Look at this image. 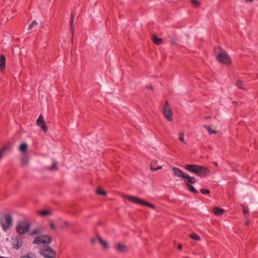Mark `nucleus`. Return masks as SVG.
<instances>
[{
    "mask_svg": "<svg viewBox=\"0 0 258 258\" xmlns=\"http://www.w3.org/2000/svg\"><path fill=\"white\" fill-rule=\"evenodd\" d=\"M184 167L188 171L200 177L204 176L209 173V170L207 167L196 164H187Z\"/></svg>",
    "mask_w": 258,
    "mask_h": 258,
    "instance_id": "1",
    "label": "nucleus"
},
{
    "mask_svg": "<svg viewBox=\"0 0 258 258\" xmlns=\"http://www.w3.org/2000/svg\"><path fill=\"white\" fill-rule=\"evenodd\" d=\"M215 54L217 59L220 62L226 64L231 63V59L227 52L221 48H218L215 50Z\"/></svg>",
    "mask_w": 258,
    "mask_h": 258,
    "instance_id": "2",
    "label": "nucleus"
},
{
    "mask_svg": "<svg viewBox=\"0 0 258 258\" xmlns=\"http://www.w3.org/2000/svg\"><path fill=\"white\" fill-rule=\"evenodd\" d=\"M172 171L175 176L184 179L185 182H188L191 184H194L196 182V178L194 177L189 176L188 174L183 172L176 167H173Z\"/></svg>",
    "mask_w": 258,
    "mask_h": 258,
    "instance_id": "3",
    "label": "nucleus"
},
{
    "mask_svg": "<svg viewBox=\"0 0 258 258\" xmlns=\"http://www.w3.org/2000/svg\"><path fill=\"white\" fill-rule=\"evenodd\" d=\"M30 227V224L28 221L23 220L19 222L17 224L16 226V230L18 234L23 235L28 232Z\"/></svg>",
    "mask_w": 258,
    "mask_h": 258,
    "instance_id": "4",
    "label": "nucleus"
},
{
    "mask_svg": "<svg viewBox=\"0 0 258 258\" xmlns=\"http://www.w3.org/2000/svg\"><path fill=\"white\" fill-rule=\"evenodd\" d=\"M0 224L5 231H7L12 226L13 220L11 215L6 214L0 217Z\"/></svg>",
    "mask_w": 258,
    "mask_h": 258,
    "instance_id": "5",
    "label": "nucleus"
},
{
    "mask_svg": "<svg viewBox=\"0 0 258 258\" xmlns=\"http://www.w3.org/2000/svg\"><path fill=\"white\" fill-rule=\"evenodd\" d=\"M124 198H126L127 199H128V200H130V201L134 203H136V204H143V205H145L149 207H150L151 208H155V206L152 204H150L145 201H144L143 200H142L141 199H140V198H137V197H133V196H130V195H123V196Z\"/></svg>",
    "mask_w": 258,
    "mask_h": 258,
    "instance_id": "6",
    "label": "nucleus"
},
{
    "mask_svg": "<svg viewBox=\"0 0 258 258\" xmlns=\"http://www.w3.org/2000/svg\"><path fill=\"white\" fill-rule=\"evenodd\" d=\"M40 253L47 258H54L56 255L55 251L50 247L47 246L40 250Z\"/></svg>",
    "mask_w": 258,
    "mask_h": 258,
    "instance_id": "7",
    "label": "nucleus"
},
{
    "mask_svg": "<svg viewBox=\"0 0 258 258\" xmlns=\"http://www.w3.org/2000/svg\"><path fill=\"white\" fill-rule=\"evenodd\" d=\"M163 114L165 118L169 121L172 120V112L171 109L169 107L168 102L166 101L165 103V105L163 108Z\"/></svg>",
    "mask_w": 258,
    "mask_h": 258,
    "instance_id": "8",
    "label": "nucleus"
},
{
    "mask_svg": "<svg viewBox=\"0 0 258 258\" xmlns=\"http://www.w3.org/2000/svg\"><path fill=\"white\" fill-rule=\"evenodd\" d=\"M115 247L116 250L120 252H126L128 250V247L121 242H117Z\"/></svg>",
    "mask_w": 258,
    "mask_h": 258,
    "instance_id": "9",
    "label": "nucleus"
},
{
    "mask_svg": "<svg viewBox=\"0 0 258 258\" xmlns=\"http://www.w3.org/2000/svg\"><path fill=\"white\" fill-rule=\"evenodd\" d=\"M37 124L40 126L44 132H46L47 131V127L43 121V116L40 115L37 120Z\"/></svg>",
    "mask_w": 258,
    "mask_h": 258,
    "instance_id": "10",
    "label": "nucleus"
},
{
    "mask_svg": "<svg viewBox=\"0 0 258 258\" xmlns=\"http://www.w3.org/2000/svg\"><path fill=\"white\" fill-rule=\"evenodd\" d=\"M23 244V238L21 237H17L14 240L13 242V245L14 247L18 249H19Z\"/></svg>",
    "mask_w": 258,
    "mask_h": 258,
    "instance_id": "11",
    "label": "nucleus"
},
{
    "mask_svg": "<svg viewBox=\"0 0 258 258\" xmlns=\"http://www.w3.org/2000/svg\"><path fill=\"white\" fill-rule=\"evenodd\" d=\"M97 238L104 249H106L108 248L109 243L107 241L102 239L99 235H97Z\"/></svg>",
    "mask_w": 258,
    "mask_h": 258,
    "instance_id": "12",
    "label": "nucleus"
},
{
    "mask_svg": "<svg viewBox=\"0 0 258 258\" xmlns=\"http://www.w3.org/2000/svg\"><path fill=\"white\" fill-rule=\"evenodd\" d=\"M43 232V229L42 227H38L33 229L30 232V235L33 236L35 235H38L42 233Z\"/></svg>",
    "mask_w": 258,
    "mask_h": 258,
    "instance_id": "13",
    "label": "nucleus"
},
{
    "mask_svg": "<svg viewBox=\"0 0 258 258\" xmlns=\"http://www.w3.org/2000/svg\"><path fill=\"white\" fill-rule=\"evenodd\" d=\"M28 149V144L26 143H22L20 145V146L19 147V150L23 153L24 155H25V154L27 152Z\"/></svg>",
    "mask_w": 258,
    "mask_h": 258,
    "instance_id": "14",
    "label": "nucleus"
},
{
    "mask_svg": "<svg viewBox=\"0 0 258 258\" xmlns=\"http://www.w3.org/2000/svg\"><path fill=\"white\" fill-rule=\"evenodd\" d=\"M37 213L38 214L40 215L43 216L50 215L52 213V211L49 209H45V210L39 211Z\"/></svg>",
    "mask_w": 258,
    "mask_h": 258,
    "instance_id": "15",
    "label": "nucleus"
},
{
    "mask_svg": "<svg viewBox=\"0 0 258 258\" xmlns=\"http://www.w3.org/2000/svg\"><path fill=\"white\" fill-rule=\"evenodd\" d=\"M6 58L4 55H0V68L3 71L5 69Z\"/></svg>",
    "mask_w": 258,
    "mask_h": 258,
    "instance_id": "16",
    "label": "nucleus"
},
{
    "mask_svg": "<svg viewBox=\"0 0 258 258\" xmlns=\"http://www.w3.org/2000/svg\"><path fill=\"white\" fill-rule=\"evenodd\" d=\"M41 237L42 238L43 243L47 244V243H49L51 242L52 238L50 236L46 235H42Z\"/></svg>",
    "mask_w": 258,
    "mask_h": 258,
    "instance_id": "17",
    "label": "nucleus"
},
{
    "mask_svg": "<svg viewBox=\"0 0 258 258\" xmlns=\"http://www.w3.org/2000/svg\"><path fill=\"white\" fill-rule=\"evenodd\" d=\"M153 41L157 45H160L162 43L163 40L161 38H158L155 35L152 36Z\"/></svg>",
    "mask_w": 258,
    "mask_h": 258,
    "instance_id": "18",
    "label": "nucleus"
},
{
    "mask_svg": "<svg viewBox=\"0 0 258 258\" xmlns=\"http://www.w3.org/2000/svg\"><path fill=\"white\" fill-rule=\"evenodd\" d=\"M213 212L216 215L219 216L222 215L224 212V211L221 208L215 207L213 209Z\"/></svg>",
    "mask_w": 258,
    "mask_h": 258,
    "instance_id": "19",
    "label": "nucleus"
},
{
    "mask_svg": "<svg viewBox=\"0 0 258 258\" xmlns=\"http://www.w3.org/2000/svg\"><path fill=\"white\" fill-rule=\"evenodd\" d=\"M29 163V159L28 157L24 155L21 158V164L23 166H26Z\"/></svg>",
    "mask_w": 258,
    "mask_h": 258,
    "instance_id": "20",
    "label": "nucleus"
},
{
    "mask_svg": "<svg viewBox=\"0 0 258 258\" xmlns=\"http://www.w3.org/2000/svg\"><path fill=\"white\" fill-rule=\"evenodd\" d=\"M33 243L35 244H43L41 235L35 237L33 240Z\"/></svg>",
    "mask_w": 258,
    "mask_h": 258,
    "instance_id": "21",
    "label": "nucleus"
},
{
    "mask_svg": "<svg viewBox=\"0 0 258 258\" xmlns=\"http://www.w3.org/2000/svg\"><path fill=\"white\" fill-rule=\"evenodd\" d=\"M190 183L188 182V183H186V185L187 187V188L188 189L194 192V193H195V194H197L198 193V191L195 188V187L194 186H192V185H191L190 184Z\"/></svg>",
    "mask_w": 258,
    "mask_h": 258,
    "instance_id": "22",
    "label": "nucleus"
},
{
    "mask_svg": "<svg viewBox=\"0 0 258 258\" xmlns=\"http://www.w3.org/2000/svg\"><path fill=\"white\" fill-rule=\"evenodd\" d=\"M74 17H75V14L73 13H72V16H71V21H70V25H71V31L72 32L73 34H74V29L73 28V21H74Z\"/></svg>",
    "mask_w": 258,
    "mask_h": 258,
    "instance_id": "23",
    "label": "nucleus"
},
{
    "mask_svg": "<svg viewBox=\"0 0 258 258\" xmlns=\"http://www.w3.org/2000/svg\"><path fill=\"white\" fill-rule=\"evenodd\" d=\"M204 127L208 130V131L210 134H215L217 133V132L216 131L212 129L211 127L209 125H204Z\"/></svg>",
    "mask_w": 258,
    "mask_h": 258,
    "instance_id": "24",
    "label": "nucleus"
},
{
    "mask_svg": "<svg viewBox=\"0 0 258 258\" xmlns=\"http://www.w3.org/2000/svg\"><path fill=\"white\" fill-rule=\"evenodd\" d=\"M96 193L98 195L105 196L107 192L105 190H103L100 187H98L96 190Z\"/></svg>",
    "mask_w": 258,
    "mask_h": 258,
    "instance_id": "25",
    "label": "nucleus"
},
{
    "mask_svg": "<svg viewBox=\"0 0 258 258\" xmlns=\"http://www.w3.org/2000/svg\"><path fill=\"white\" fill-rule=\"evenodd\" d=\"M162 166H157L156 167H154V163H152L150 166L151 170L152 171H156L158 169H162Z\"/></svg>",
    "mask_w": 258,
    "mask_h": 258,
    "instance_id": "26",
    "label": "nucleus"
},
{
    "mask_svg": "<svg viewBox=\"0 0 258 258\" xmlns=\"http://www.w3.org/2000/svg\"><path fill=\"white\" fill-rule=\"evenodd\" d=\"M10 142H8L7 145L3 146L1 149L4 151H6L10 150Z\"/></svg>",
    "mask_w": 258,
    "mask_h": 258,
    "instance_id": "27",
    "label": "nucleus"
},
{
    "mask_svg": "<svg viewBox=\"0 0 258 258\" xmlns=\"http://www.w3.org/2000/svg\"><path fill=\"white\" fill-rule=\"evenodd\" d=\"M190 237L195 240H199L200 239V236L199 235L196 234V233H192L190 235Z\"/></svg>",
    "mask_w": 258,
    "mask_h": 258,
    "instance_id": "28",
    "label": "nucleus"
},
{
    "mask_svg": "<svg viewBox=\"0 0 258 258\" xmlns=\"http://www.w3.org/2000/svg\"><path fill=\"white\" fill-rule=\"evenodd\" d=\"M179 140L181 142H183V143L186 144V143L184 141L183 133H182V132L179 133Z\"/></svg>",
    "mask_w": 258,
    "mask_h": 258,
    "instance_id": "29",
    "label": "nucleus"
},
{
    "mask_svg": "<svg viewBox=\"0 0 258 258\" xmlns=\"http://www.w3.org/2000/svg\"><path fill=\"white\" fill-rule=\"evenodd\" d=\"M38 24V23L36 21L34 20L32 21L31 24L29 26L28 29L31 30L35 26L37 25Z\"/></svg>",
    "mask_w": 258,
    "mask_h": 258,
    "instance_id": "30",
    "label": "nucleus"
},
{
    "mask_svg": "<svg viewBox=\"0 0 258 258\" xmlns=\"http://www.w3.org/2000/svg\"><path fill=\"white\" fill-rule=\"evenodd\" d=\"M49 169L50 170H56L57 169L56 162L54 160L53 161V164L50 167Z\"/></svg>",
    "mask_w": 258,
    "mask_h": 258,
    "instance_id": "31",
    "label": "nucleus"
},
{
    "mask_svg": "<svg viewBox=\"0 0 258 258\" xmlns=\"http://www.w3.org/2000/svg\"><path fill=\"white\" fill-rule=\"evenodd\" d=\"M242 81L241 80H239L237 81V82L236 83V86L240 89H244V88L242 87Z\"/></svg>",
    "mask_w": 258,
    "mask_h": 258,
    "instance_id": "32",
    "label": "nucleus"
},
{
    "mask_svg": "<svg viewBox=\"0 0 258 258\" xmlns=\"http://www.w3.org/2000/svg\"><path fill=\"white\" fill-rule=\"evenodd\" d=\"M201 192L203 194H208L210 193V190L207 189H202L201 190Z\"/></svg>",
    "mask_w": 258,
    "mask_h": 258,
    "instance_id": "33",
    "label": "nucleus"
},
{
    "mask_svg": "<svg viewBox=\"0 0 258 258\" xmlns=\"http://www.w3.org/2000/svg\"><path fill=\"white\" fill-rule=\"evenodd\" d=\"M191 2L192 4L195 5L197 7L199 6V2L197 0H191Z\"/></svg>",
    "mask_w": 258,
    "mask_h": 258,
    "instance_id": "34",
    "label": "nucleus"
},
{
    "mask_svg": "<svg viewBox=\"0 0 258 258\" xmlns=\"http://www.w3.org/2000/svg\"><path fill=\"white\" fill-rule=\"evenodd\" d=\"M5 153V151L2 150V149H1V151H0V160L2 158Z\"/></svg>",
    "mask_w": 258,
    "mask_h": 258,
    "instance_id": "35",
    "label": "nucleus"
},
{
    "mask_svg": "<svg viewBox=\"0 0 258 258\" xmlns=\"http://www.w3.org/2000/svg\"><path fill=\"white\" fill-rule=\"evenodd\" d=\"M49 225H50V228L52 229H53V230L55 229V227L52 223H50Z\"/></svg>",
    "mask_w": 258,
    "mask_h": 258,
    "instance_id": "36",
    "label": "nucleus"
},
{
    "mask_svg": "<svg viewBox=\"0 0 258 258\" xmlns=\"http://www.w3.org/2000/svg\"><path fill=\"white\" fill-rule=\"evenodd\" d=\"M21 258H32V257L31 256H30L29 255H23L22 256H21Z\"/></svg>",
    "mask_w": 258,
    "mask_h": 258,
    "instance_id": "37",
    "label": "nucleus"
},
{
    "mask_svg": "<svg viewBox=\"0 0 258 258\" xmlns=\"http://www.w3.org/2000/svg\"><path fill=\"white\" fill-rule=\"evenodd\" d=\"M243 212L244 214H246L248 212V211L246 209V208L244 207H243Z\"/></svg>",
    "mask_w": 258,
    "mask_h": 258,
    "instance_id": "38",
    "label": "nucleus"
},
{
    "mask_svg": "<svg viewBox=\"0 0 258 258\" xmlns=\"http://www.w3.org/2000/svg\"><path fill=\"white\" fill-rule=\"evenodd\" d=\"M64 225L66 227H68L69 226V223L67 221H64Z\"/></svg>",
    "mask_w": 258,
    "mask_h": 258,
    "instance_id": "39",
    "label": "nucleus"
},
{
    "mask_svg": "<svg viewBox=\"0 0 258 258\" xmlns=\"http://www.w3.org/2000/svg\"><path fill=\"white\" fill-rule=\"evenodd\" d=\"M182 245L181 244H179L178 245V248L179 249H181L182 248Z\"/></svg>",
    "mask_w": 258,
    "mask_h": 258,
    "instance_id": "40",
    "label": "nucleus"
},
{
    "mask_svg": "<svg viewBox=\"0 0 258 258\" xmlns=\"http://www.w3.org/2000/svg\"><path fill=\"white\" fill-rule=\"evenodd\" d=\"M250 224V221H247L245 223V225H248Z\"/></svg>",
    "mask_w": 258,
    "mask_h": 258,
    "instance_id": "41",
    "label": "nucleus"
},
{
    "mask_svg": "<svg viewBox=\"0 0 258 258\" xmlns=\"http://www.w3.org/2000/svg\"><path fill=\"white\" fill-rule=\"evenodd\" d=\"M91 243H92V244H94V243H95V239H91Z\"/></svg>",
    "mask_w": 258,
    "mask_h": 258,
    "instance_id": "42",
    "label": "nucleus"
},
{
    "mask_svg": "<svg viewBox=\"0 0 258 258\" xmlns=\"http://www.w3.org/2000/svg\"><path fill=\"white\" fill-rule=\"evenodd\" d=\"M152 163H154V167H155V165H156V164H157V161H153Z\"/></svg>",
    "mask_w": 258,
    "mask_h": 258,
    "instance_id": "43",
    "label": "nucleus"
},
{
    "mask_svg": "<svg viewBox=\"0 0 258 258\" xmlns=\"http://www.w3.org/2000/svg\"><path fill=\"white\" fill-rule=\"evenodd\" d=\"M247 2H251L253 0H245Z\"/></svg>",
    "mask_w": 258,
    "mask_h": 258,
    "instance_id": "44",
    "label": "nucleus"
},
{
    "mask_svg": "<svg viewBox=\"0 0 258 258\" xmlns=\"http://www.w3.org/2000/svg\"><path fill=\"white\" fill-rule=\"evenodd\" d=\"M214 164L215 165L218 166V163L217 162H215Z\"/></svg>",
    "mask_w": 258,
    "mask_h": 258,
    "instance_id": "45",
    "label": "nucleus"
},
{
    "mask_svg": "<svg viewBox=\"0 0 258 258\" xmlns=\"http://www.w3.org/2000/svg\"><path fill=\"white\" fill-rule=\"evenodd\" d=\"M150 88L152 89V86H150Z\"/></svg>",
    "mask_w": 258,
    "mask_h": 258,
    "instance_id": "46",
    "label": "nucleus"
},
{
    "mask_svg": "<svg viewBox=\"0 0 258 258\" xmlns=\"http://www.w3.org/2000/svg\"><path fill=\"white\" fill-rule=\"evenodd\" d=\"M210 118V116L206 117V118Z\"/></svg>",
    "mask_w": 258,
    "mask_h": 258,
    "instance_id": "47",
    "label": "nucleus"
}]
</instances>
